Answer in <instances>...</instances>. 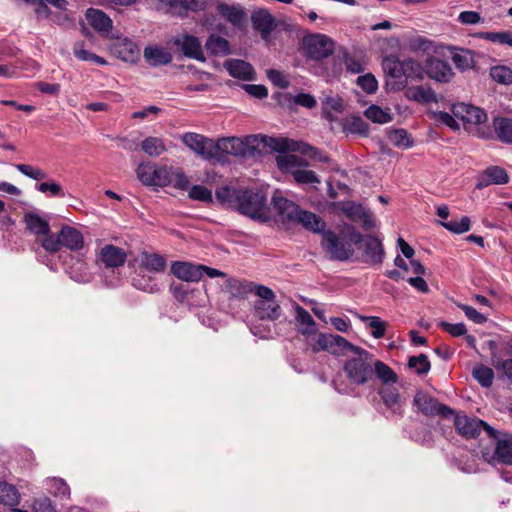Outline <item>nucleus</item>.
I'll list each match as a JSON object with an SVG mask.
<instances>
[{
    "label": "nucleus",
    "mask_w": 512,
    "mask_h": 512,
    "mask_svg": "<svg viewBox=\"0 0 512 512\" xmlns=\"http://www.w3.org/2000/svg\"><path fill=\"white\" fill-rule=\"evenodd\" d=\"M267 77L277 87L287 88L289 86V80L282 72L278 70H268Z\"/></svg>",
    "instance_id": "nucleus-61"
},
{
    "label": "nucleus",
    "mask_w": 512,
    "mask_h": 512,
    "mask_svg": "<svg viewBox=\"0 0 512 512\" xmlns=\"http://www.w3.org/2000/svg\"><path fill=\"white\" fill-rule=\"evenodd\" d=\"M115 56L122 61L135 63L140 58L138 45L128 38L116 42L113 46Z\"/></svg>",
    "instance_id": "nucleus-22"
},
{
    "label": "nucleus",
    "mask_w": 512,
    "mask_h": 512,
    "mask_svg": "<svg viewBox=\"0 0 512 512\" xmlns=\"http://www.w3.org/2000/svg\"><path fill=\"white\" fill-rule=\"evenodd\" d=\"M458 20L465 25H472L479 23L482 18L480 13L476 11H463L459 14Z\"/></svg>",
    "instance_id": "nucleus-64"
},
{
    "label": "nucleus",
    "mask_w": 512,
    "mask_h": 512,
    "mask_svg": "<svg viewBox=\"0 0 512 512\" xmlns=\"http://www.w3.org/2000/svg\"><path fill=\"white\" fill-rule=\"evenodd\" d=\"M408 367L414 369L418 375H424L430 371L431 364L425 354H420L409 357Z\"/></svg>",
    "instance_id": "nucleus-51"
},
{
    "label": "nucleus",
    "mask_w": 512,
    "mask_h": 512,
    "mask_svg": "<svg viewBox=\"0 0 512 512\" xmlns=\"http://www.w3.org/2000/svg\"><path fill=\"white\" fill-rule=\"evenodd\" d=\"M374 376L380 380L383 386L394 384L398 381V376L392 368L380 360L374 358L373 364Z\"/></svg>",
    "instance_id": "nucleus-33"
},
{
    "label": "nucleus",
    "mask_w": 512,
    "mask_h": 512,
    "mask_svg": "<svg viewBox=\"0 0 512 512\" xmlns=\"http://www.w3.org/2000/svg\"><path fill=\"white\" fill-rule=\"evenodd\" d=\"M303 49L308 59L319 61L334 52V42L324 34H313L303 39Z\"/></svg>",
    "instance_id": "nucleus-10"
},
{
    "label": "nucleus",
    "mask_w": 512,
    "mask_h": 512,
    "mask_svg": "<svg viewBox=\"0 0 512 512\" xmlns=\"http://www.w3.org/2000/svg\"><path fill=\"white\" fill-rule=\"evenodd\" d=\"M251 21L253 28L259 31L262 39H267L276 27L274 17L266 9H259L253 12Z\"/></svg>",
    "instance_id": "nucleus-20"
},
{
    "label": "nucleus",
    "mask_w": 512,
    "mask_h": 512,
    "mask_svg": "<svg viewBox=\"0 0 512 512\" xmlns=\"http://www.w3.org/2000/svg\"><path fill=\"white\" fill-rule=\"evenodd\" d=\"M405 96L407 99L421 104H428L438 101L436 92L429 85L408 87L405 91Z\"/></svg>",
    "instance_id": "nucleus-26"
},
{
    "label": "nucleus",
    "mask_w": 512,
    "mask_h": 512,
    "mask_svg": "<svg viewBox=\"0 0 512 512\" xmlns=\"http://www.w3.org/2000/svg\"><path fill=\"white\" fill-rule=\"evenodd\" d=\"M345 130L352 134L366 135L368 124L361 117H352L346 122Z\"/></svg>",
    "instance_id": "nucleus-57"
},
{
    "label": "nucleus",
    "mask_w": 512,
    "mask_h": 512,
    "mask_svg": "<svg viewBox=\"0 0 512 512\" xmlns=\"http://www.w3.org/2000/svg\"><path fill=\"white\" fill-rule=\"evenodd\" d=\"M254 294L258 297L254 302V314L261 320L275 321L281 316V307L276 300V295L267 286L256 285Z\"/></svg>",
    "instance_id": "nucleus-7"
},
{
    "label": "nucleus",
    "mask_w": 512,
    "mask_h": 512,
    "mask_svg": "<svg viewBox=\"0 0 512 512\" xmlns=\"http://www.w3.org/2000/svg\"><path fill=\"white\" fill-rule=\"evenodd\" d=\"M46 489L49 493L60 499H69L70 488L62 478H49L46 480Z\"/></svg>",
    "instance_id": "nucleus-37"
},
{
    "label": "nucleus",
    "mask_w": 512,
    "mask_h": 512,
    "mask_svg": "<svg viewBox=\"0 0 512 512\" xmlns=\"http://www.w3.org/2000/svg\"><path fill=\"white\" fill-rule=\"evenodd\" d=\"M343 62L346 66L347 71L358 74L364 71V63L362 60L357 59L349 53H344Z\"/></svg>",
    "instance_id": "nucleus-59"
},
{
    "label": "nucleus",
    "mask_w": 512,
    "mask_h": 512,
    "mask_svg": "<svg viewBox=\"0 0 512 512\" xmlns=\"http://www.w3.org/2000/svg\"><path fill=\"white\" fill-rule=\"evenodd\" d=\"M425 74L429 78L441 83L450 82L454 76L450 64L434 56L427 57L425 61Z\"/></svg>",
    "instance_id": "nucleus-14"
},
{
    "label": "nucleus",
    "mask_w": 512,
    "mask_h": 512,
    "mask_svg": "<svg viewBox=\"0 0 512 512\" xmlns=\"http://www.w3.org/2000/svg\"><path fill=\"white\" fill-rule=\"evenodd\" d=\"M453 115L463 121L465 126L480 125L487 120L486 112L476 106L466 103H457L452 107ZM468 129V127H466Z\"/></svg>",
    "instance_id": "nucleus-13"
},
{
    "label": "nucleus",
    "mask_w": 512,
    "mask_h": 512,
    "mask_svg": "<svg viewBox=\"0 0 512 512\" xmlns=\"http://www.w3.org/2000/svg\"><path fill=\"white\" fill-rule=\"evenodd\" d=\"M138 180L145 186L166 187L171 183V169L151 163H141L136 169Z\"/></svg>",
    "instance_id": "nucleus-8"
},
{
    "label": "nucleus",
    "mask_w": 512,
    "mask_h": 512,
    "mask_svg": "<svg viewBox=\"0 0 512 512\" xmlns=\"http://www.w3.org/2000/svg\"><path fill=\"white\" fill-rule=\"evenodd\" d=\"M365 116L374 123L385 124L392 120L388 111L383 110L379 106L371 105L365 112Z\"/></svg>",
    "instance_id": "nucleus-50"
},
{
    "label": "nucleus",
    "mask_w": 512,
    "mask_h": 512,
    "mask_svg": "<svg viewBox=\"0 0 512 512\" xmlns=\"http://www.w3.org/2000/svg\"><path fill=\"white\" fill-rule=\"evenodd\" d=\"M141 265L150 272L161 273L165 271L167 262L158 253L143 252L141 255Z\"/></svg>",
    "instance_id": "nucleus-32"
},
{
    "label": "nucleus",
    "mask_w": 512,
    "mask_h": 512,
    "mask_svg": "<svg viewBox=\"0 0 512 512\" xmlns=\"http://www.w3.org/2000/svg\"><path fill=\"white\" fill-rule=\"evenodd\" d=\"M277 167L284 173L294 174L299 167H307L308 162L300 156L294 154H281L276 157Z\"/></svg>",
    "instance_id": "nucleus-29"
},
{
    "label": "nucleus",
    "mask_w": 512,
    "mask_h": 512,
    "mask_svg": "<svg viewBox=\"0 0 512 512\" xmlns=\"http://www.w3.org/2000/svg\"><path fill=\"white\" fill-rule=\"evenodd\" d=\"M472 375L478 381V383L485 388H489L493 384L494 372L491 368L483 364L475 365L472 371Z\"/></svg>",
    "instance_id": "nucleus-46"
},
{
    "label": "nucleus",
    "mask_w": 512,
    "mask_h": 512,
    "mask_svg": "<svg viewBox=\"0 0 512 512\" xmlns=\"http://www.w3.org/2000/svg\"><path fill=\"white\" fill-rule=\"evenodd\" d=\"M144 58L152 66L167 65L172 61V55L166 49L156 46L146 47Z\"/></svg>",
    "instance_id": "nucleus-30"
},
{
    "label": "nucleus",
    "mask_w": 512,
    "mask_h": 512,
    "mask_svg": "<svg viewBox=\"0 0 512 512\" xmlns=\"http://www.w3.org/2000/svg\"><path fill=\"white\" fill-rule=\"evenodd\" d=\"M364 242V256L370 264H381L384 258L382 242L375 236L369 235L362 240Z\"/></svg>",
    "instance_id": "nucleus-24"
},
{
    "label": "nucleus",
    "mask_w": 512,
    "mask_h": 512,
    "mask_svg": "<svg viewBox=\"0 0 512 512\" xmlns=\"http://www.w3.org/2000/svg\"><path fill=\"white\" fill-rule=\"evenodd\" d=\"M217 12L236 28H242L246 23L247 14L240 5L221 2L217 5Z\"/></svg>",
    "instance_id": "nucleus-21"
},
{
    "label": "nucleus",
    "mask_w": 512,
    "mask_h": 512,
    "mask_svg": "<svg viewBox=\"0 0 512 512\" xmlns=\"http://www.w3.org/2000/svg\"><path fill=\"white\" fill-rule=\"evenodd\" d=\"M452 61L458 69L465 71L472 67L473 58L469 50L460 49L453 53Z\"/></svg>",
    "instance_id": "nucleus-55"
},
{
    "label": "nucleus",
    "mask_w": 512,
    "mask_h": 512,
    "mask_svg": "<svg viewBox=\"0 0 512 512\" xmlns=\"http://www.w3.org/2000/svg\"><path fill=\"white\" fill-rule=\"evenodd\" d=\"M413 404L419 412L427 417L440 415L443 418H449L454 415V410L447 405L438 403L434 397L424 391H418L415 394Z\"/></svg>",
    "instance_id": "nucleus-11"
},
{
    "label": "nucleus",
    "mask_w": 512,
    "mask_h": 512,
    "mask_svg": "<svg viewBox=\"0 0 512 512\" xmlns=\"http://www.w3.org/2000/svg\"><path fill=\"white\" fill-rule=\"evenodd\" d=\"M229 74L241 80H253L255 71L253 67L246 61L240 59H230L224 64Z\"/></svg>",
    "instance_id": "nucleus-25"
},
{
    "label": "nucleus",
    "mask_w": 512,
    "mask_h": 512,
    "mask_svg": "<svg viewBox=\"0 0 512 512\" xmlns=\"http://www.w3.org/2000/svg\"><path fill=\"white\" fill-rule=\"evenodd\" d=\"M387 138L392 145L398 148L407 149L413 145V140L408 132L403 128L389 131Z\"/></svg>",
    "instance_id": "nucleus-44"
},
{
    "label": "nucleus",
    "mask_w": 512,
    "mask_h": 512,
    "mask_svg": "<svg viewBox=\"0 0 512 512\" xmlns=\"http://www.w3.org/2000/svg\"><path fill=\"white\" fill-rule=\"evenodd\" d=\"M382 66L386 75L393 79L389 83L393 90H403L409 81H422L425 76V65L412 58L400 60L395 55H389L383 59Z\"/></svg>",
    "instance_id": "nucleus-3"
},
{
    "label": "nucleus",
    "mask_w": 512,
    "mask_h": 512,
    "mask_svg": "<svg viewBox=\"0 0 512 512\" xmlns=\"http://www.w3.org/2000/svg\"><path fill=\"white\" fill-rule=\"evenodd\" d=\"M296 322L299 326V332L303 335L316 333V323L312 316L302 306L295 303Z\"/></svg>",
    "instance_id": "nucleus-31"
},
{
    "label": "nucleus",
    "mask_w": 512,
    "mask_h": 512,
    "mask_svg": "<svg viewBox=\"0 0 512 512\" xmlns=\"http://www.w3.org/2000/svg\"><path fill=\"white\" fill-rule=\"evenodd\" d=\"M292 176L294 180L299 184L320 183V180L315 172L312 170H307L305 167H299Z\"/></svg>",
    "instance_id": "nucleus-56"
},
{
    "label": "nucleus",
    "mask_w": 512,
    "mask_h": 512,
    "mask_svg": "<svg viewBox=\"0 0 512 512\" xmlns=\"http://www.w3.org/2000/svg\"><path fill=\"white\" fill-rule=\"evenodd\" d=\"M491 78L497 83L509 85L512 84V69L506 66H494L490 70Z\"/></svg>",
    "instance_id": "nucleus-54"
},
{
    "label": "nucleus",
    "mask_w": 512,
    "mask_h": 512,
    "mask_svg": "<svg viewBox=\"0 0 512 512\" xmlns=\"http://www.w3.org/2000/svg\"><path fill=\"white\" fill-rule=\"evenodd\" d=\"M439 326L453 337L465 335L467 332V329H466V326L464 323L452 324L449 322L442 321L439 323Z\"/></svg>",
    "instance_id": "nucleus-60"
},
{
    "label": "nucleus",
    "mask_w": 512,
    "mask_h": 512,
    "mask_svg": "<svg viewBox=\"0 0 512 512\" xmlns=\"http://www.w3.org/2000/svg\"><path fill=\"white\" fill-rule=\"evenodd\" d=\"M509 182V175L500 166H489L477 176L476 188L483 189L490 185H503Z\"/></svg>",
    "instance_id": "nucleus-18"
},
{
    "label": "nucleus",
    "mask_w": 512,
    "mask_h": 512,
    "mask_svg": "<svg viewBox=\"0 0 512 512\" xmlns=\"http://www.w3.org/2000/svg\"><path fill=\"white\" fill-rule=\"evenodd\" d=\"M493 125L499 140L512 144V120L505 117L495 118Z\"/></svg>",
    "instance_id": "nucleus-36"
},
{
    "label": "nucleus",
    "mask_w": 512,
    "mask_h": 512,
    "mask_svg": "<svg viewBox=\"0 0 512 512\" xmlns=\"http://www.w3.org/2000/svg\"><path fill=\"white\" fill-rule=\"evenodd\" d=\"M86 19L90 26L100 34L108 33L112 29L113 22L111 18L100 9H87Z\"/></svg>",
    "instance_id": "nucleus-23"
},
{
    "label": "nucleus",
    "mask_w": 512,
    "mask_h": 512,
    "mask_svg": "<svg viewBox=\"0 0 512 512\" xmlns=\"http://www.w3.org/2000/svg\"><path fill=\"white\" fill-rule=\"evenodd\" d=\"M188 196L192 200L208 204L213 203L212 191L203 185H193L188 192Z\"/></svg>",
    "instance_id": "nucleus-53"
},
{
    "label": "nucleus",
    "mask_w": 512,
    "mask_h": 512,
    "mask_svg": "<svg viewBox=\"0 0 512 512\" xmlns=\"http://www.w3.org/2000/svg\"><path fill=\"white\" fill-rule=\"evenodd\" d=\"M271 203L283 222H294L295 218L299 215L300 207L293 201L285 198L280 191H275Z\"/></svg>",
    "instance_id": "nucleus-17"
},
{
    "label": "nucleus",
    "mask_w": 512,
    "mask_h": 512,
    "mask_svg": "<svg viewBox=\"0 0 512 512\" xmlns=\"http://www.w3.org/2000/svg\"><path fill=\"white\" fill-rule=\"evenodd\" d=\"M35 189L47 197H59L65 196L63 187L55 180L48 179L47 181L36 183Z\"/></svg>",
    "instance_id": "nucleus-45"
},
{
    "label": "nucleus",
    "mask_w": 512,
    "mask_h": 512,
    "mask_svg": "<svg viewBox=\"0 0 512 512\" xmlns=\"http://www.w3.org/2000/svg\"><path fill=\"white\" fill-rule=\"evenodd\" d=\"M373 364L374 355L360 348L345 360L343 371L352 384L363 386L374 379Z\"/></svg>",
    "instance_id": "nucleus-5"
},
{
    "label": "nucleus",
    "mask_w": 512,
    "mask_h": 512,
    "mask_svg": "<svg viewBox=\"0 0 512 512\" xmlns=\"http://www.w3.org/2000/svg\"><path fill=\"white\" fill-rule=\"evenodd\" d=\"M73 53L75 57L81 61L93 62L98 65H106L107 61L86 49H84V44L82 42H77L73 46Z\"/></svg>",
    "instance_id": "nucleus-48"
},
{
    "label": "nucleus",
    "mask_w": 512,
    "mask_h": 512,
    "mask_svg": "<svg viewBox=\"0 0 512 512\" xmlns=\"http://www.w3.org/2000/svg\"><path fill=\"white\" fill-rule=\"evenodd\" d=\"M256 285L257 284L252 282L232 278L227 280L226 288L231 296L241 298L246 296L248 293H254V287Z\"/></svg>",
    "instance_id": "nucleus-35"
},
{
    "label": "nucleus",
    "mask_w": 512,
    "mask_h": 512,
    "mask_svg": "<svg viewBox=\"0 0 512 512\" xmlns=\"http://www.w3.org/2000/svg\"><path fill=\"white\" fill-rule=\"evenodd\" d=\"M260 145L279 153L297 151L298 143L283 137H270L266 135H247L244 137H224L216 141V158L224 155L239 158H255L261 154Z\"/></svg>",
    "instance_id": "nucleus-1"
},
{
    "label": "nucleus",
    "mask_w": 512,
    "mask_h": 512,
    "mask_svg": "<svg viewBox=\"0 0 512 512\" xmlns=\"http://www.w3.org/2000/svg\"><path fill=\"white\" fill-rule=\"evenodd\" d=\"M215 195L220 204L233 208L240 214L260 222H267L270 219L267 196L261 190L222 186L216 190Z\"/></svg>",
    "instance_id": "nucleus-2"
},
{
    "label": "nucleus",
    "mask_w": 512,
    "mask_h": 512,
    "mask_svg": "<svg viewBox=\"0 0 512 512\" xmlns=\"http://www.w3.org/2000/svg\"><path fill=\"white\" fill-rule=\"evenodd\" d=\"M359 319L366 323L367 326L372 330L371 335L375 339H380L385 336L386 329H387V322L382 320L378 316H365V315H359Z\"/></svg>",
    "instance_id": "nucleus-41"
},
{
    "label": "nucleus",
    "mask_w": 512,
    "mask_h": 512,
    "mask_svg": "<svg viewBox=\"0 0 512 512\" xmlns=\"http://www.w3.org/2000/svg\"><path fill=\"white\" fill-rule=\"evenodd\" d=\"M461 309L465 313L466 317L476 324H483L487 321V317L482 313L478 312L475 308L468 305H462Z\"/></svg>",
    "instance_id": "nucleus-63"
},
{
    "label": "nucleus",
    "mask_w": 512,
    "mask_h": 512,
    "mask_svg": "<svg viewBox=\"0 0 512 512\" xmlns=\"http://www.w3.org/2000/svg\"><path fill=\"white\" fill-rule=\"evenodd\" d=\"M294 223H300L304 228L313 232H320L325 227V223L316 214L302 209H300Z\"/></svg>",
    "instance_id": "nucleus-34"
},
{
    "label": "nucleus",
    "mask_w": 512,
    "mask_h": 512,
    "mask_svg": "<svg viewBox=\"0 0 512 512\" xmlns=\"http://www.w3.org/2000/svg\"><path fill=\"white\" fill-rule=\"evenodd\" d=\"M337 205L347 218L355 222L359 221L361 216H363L364 211L366 210L364 206L353 201L342 202L338 203Z\"/></svg>",
    "instance_id": "nucleus-49"
},
{
    "label": "nucleus",
    "mask_w": 512,
    "mask_h": 512,
    "mask_svg": "<svg viewBox=\"0 0 512 512\" xmlns=\"http://www.w3.org/2000/svg\"><path fill=\"white\" fill-rule=\"evenodd\" d=\"M454 415V427L457 433L462 437L466 439L476 438L482 430H485L489 437L496 436L497 430L483 420L476 417H469L461 413H454Z\"/></svg>",
    "instance_id": "nucleus-9"
},
{
    "label": "nucleus",
    "mask_w": 512,
    "mask_h": 512,
    "mask_svg": "<svg viewBox=\"0 0 512 512\" xmlns=\"http://www.w3.org/2000/svg\"><path fill=\"white\" fill-rule=\"evenodd\" d=\"M50 217H41L34 213V234L36 235L35 241L41 245V240L49 236H54L50 231Z\"/></svg>",
    "instance_id": "nucleus-43"
},
{
    "label": "nucleus",
    "mask_w": 512,
    "mask_h": 512,
    "mask_svg": "<svg viewBox=\"0 0 512 512\" xmlns=\"http://www.w3.org/2000/svg\"><path fill=\"white\" fill-rule=\"evenodd\" d=\"M206 49L214 55H228L230 53L229 42L217 35H210L206 41Z\"/></svg>",
    "instance_id": "nucleus-39"
},
{
    "label": "nucleus",
    "mask_w": 512,
    "mask_h": 512,
    "mask_svg": "<svg viewBox=\"0 0 512 512\" xmlns=\"http://www.w3.org/2000/svg\"><path fill=\"white\" fill-rule=\"evenodd\" d=\"M175 44L181 47L183 54L189 58L204 61L201 43L197 37L184 35L182 40L177 39Z\"/></svg>",
    "instance_id": "nucleus-27"
},
{
    "label": "nucleus",
    "mask_w": 512,
    "mask_h": 512,
    "mask_svg": "<svg viewBox=\"0 0 512 512\" xmlns=\"http://www.w3.org/2000/svg\"><path fill=\"white\" fill-rule=\"evenodd\" d=\"M361 347L356 346L340 335H332L331 354L346 355L347 352L355 353Z\"/></svg>",
    "instance_id": "nucleus-42"
},
{
    "label": "nucleus",
    "mask_w": 512,
    "mask_h": 512,
    "mask_svg": "<svg viewBox=\"0 0 512 512\" xmlns=\"http://www.w3.org/2000/svg\"><path fill=\"white\" fill-rule=\"evenodd\" d=\"M141 149L151 157H158L167 150L163 139L159 137H147L142 141Z\"/></svg>",
    "instance_id": "nucleus-38"
},
{
    "label": "nucleus",
    "mask_w": 512,
    "mask_h": 512,
    "mask_svg": "<svg viewBox=\"0 0 512 512\" xmlns=\"http://www.w3.org/2000/svg\"><path fill=\"white\" fill-rule=\"evenodd\" d=\"M183 143L205 160L216 158V141L204 135L187 132L182 136Z\"/></svg>",
    "instance_id": "nucleus-12"
},
{
    "label": "nucleus",
    "mask_w": 512,
    "mask_h": 512,
    "mask_svg": "<svg viewBox=\"0 0 512 512\" xmlns=\"http://www.w3.org/2000/svg\"><path fill=\"white\" fill-rule=\"evenodd\" d=\"M127 254L124 249L113 244L104 245L97 253V262L105 268L114 269L125 264Z\"/></svg>",
    "instance_id": "nucleus-16"
},
{
    "label": "nucleus",
    "mask_w": 512,
    "mask_h": 512,
    "mask_svg": "<svg viewBox=\"0 0 512 512\" xmlns=\"http://www.w3.org/2000/svg\"><path fill=\"white\" fill-rule=\"evenodd\" d=\"M475 37L512 47V32L510 31L478 32L475 34Z\"/></svg>",
    "instance_id": "nucleus-47"
},
{
    "label": "nucleus",
    "mask_w": 512,
    "mask_h": 512,
    "mask_svg": "<svg viewBox=\"0 0 512 512\" xmlns=\"http://www.w3.org/2000/svg\"><path fill=\"white\" fill-rule=\"evenodd\" d=\"M200 269H204L202 264L190 262L175 261L171 265V273L178 279L186 282L200 281L202 279Z\"/></svg>",
    "instance_id": "nucleus-19"
},
{
    "label": "nucleus",
    "mask_w": 512,
    "mask_h": 512,
    "mask_svg": "<svg viewBox=\"0 0 512 512\" xmlns=\"http://www.w3.org/2000/svg\"><path fill=\"white\" fill-rule=\"evenodd\" d=\"M495 450L491 457V462L512 465V434L497 431Z\"/></svg>",
    "instance_id": "nucleus-15"
},
{
    "label": "nucleus",
    "mask_w": 512,
    "mask_h": 512,
    "mask_svg": "<svg viewBox=\"0 0 512 512\" xmlns=\"http://www.w3.org/2000/svg\"><path fill=\"white\" fill-rule=\"evenodd\" d=\"M378 394L388 409L395 414L402 415L401 397L397 388L388 385L382 386L379 388Z\"/></svg>",
    "instance_id": "nucleus-28"
},
{
    "label": "nucleus",
    "mask_w": 512,
    "mask_h": 512,
    "mask_svg": "<svg viewBox=\"0 0 512 512\" xmlns=\"http://www.w3.org/2000/svg\"><path fill=\"white\" fill-rule=\"evenodd\" d=\"M333 334H320L315 344L312 345L313 352L321 350L331 352V341Z\"/></svg>",
    "instance_id": "nucleus-62"
},
{
    "label": "nucleus",
    "mask_w": 512,
    "mask_h": 512,
    "mask_svg": "<svg viewBox=\"0 0 512 512\" xmlns=\"http://www.w3.org/2000/svg\"><path fill=\"white\" fill-rule=\"evenodd\" d=\"M363 236L358 232L355 227L351 225L337 234L332 230H327L322 233L321 246L329 255L330 259L337 261H346L354 254V245L361 243Z\"/></svg>",
    "instance_id": "nucleus-4"
},
{
    "label": "nucleus",
    "mask_w": 512,
    "mask_h": 512,
    "mask_svg": "<svg viewBox=\"0 0 512 512\" xmlns=\"http://www.w3.org/2000/svg\"><path fill=\"white\" fill-rule=\"evenodd\" d=\"M83 234L73 226L63 225L54 236L41 240V247L50 253L58 252L62 247L70 251H80L84 248Z\"/></svg>",
    "instance_id": "nucleus-6"
},
{
    "label": "nucleus",
    "mask_w": 512,
    "mask_h": 512,
    "mask_svg": "<svg viewBox=\"0 0 512 512\" xmlns=\"http://www.w3.org/2000/svg\"><path fill=\"white\" fill-rule=\"evenodd\" d=\"M356 82L367 94H373L378 89V82L372 73L359 76Z\"/></svg>",
    "instance_id": "nucleus-58"
},
{
    "label": "nucleus",
    "mask_w": 512,
    "mask_h": 512,
    "mask_svg": "<svg viewBox=\"0 0 512 512\" xmlns=\"http://www.w3.org/2000/svg\"><path fill=\"white\" fill-rule=\"evenodd\" d=\"M20 502V494L16 487L7 482H0V503L16 506Z\"/></svg>",
    "instance_id": "nucleus-40"
},
{
    "label": "nucleus",
    "mask_w": 512,
    "mask_h": 512,
    "mask_svg": "<svg viewBox=\"0 0 512 512\" xmlns=\"http://www.w3.org/2000/svg\"><path fill=\"white\" fill-rule=\"evenodd\" d=\"M470 218L468 216H462L459 220L452 219L448 222H441V225L456 234H462L470 230Z\"/></svg>",
    "instance_id": "nucleus-52"
}]
</instances>
